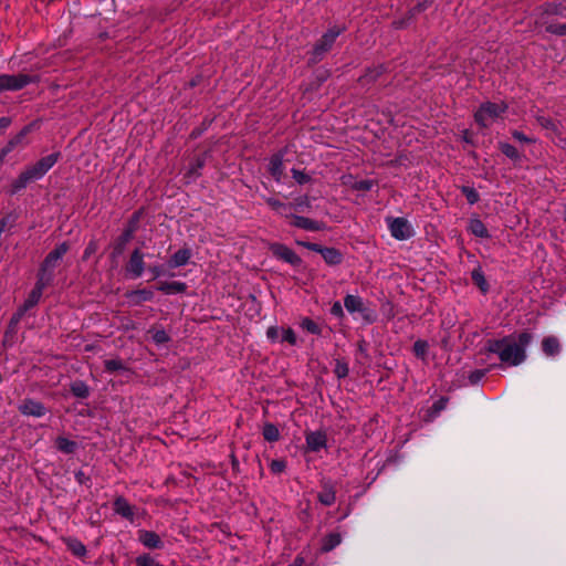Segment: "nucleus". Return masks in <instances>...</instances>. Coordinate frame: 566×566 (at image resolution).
<instances>
[{
    "label": "nucleus",
    "instance_id": "nucleus-1",
    "mask_svg": "<svg viewBox=\"0 0 566 566\" xmlns=\"http://www.w3.org/2000/svg\"><path fill=\"white\" fill-rule=\"evenodd\" d=\"M532 339V334L527 332L511 334L500 339L489 340L488 350L496 354L502 364L518 366L525 361L526 348Z\"/></svg>",
    "mask_w": 566,
    "mask_h": 566
},
{
    "label": "nucleus",
    "instance_id": "nucleus-2",
    "mask_svg": "<svg viewBox=\"0 0 566 566\" xmlns=\"http://www.w3.org/2000/svg\"><path fill=\"white\" fill-rule=\"evenodd\" d=\"M507 109L504 102H484L474 113L476 124L483 128H488L503 118Z\"/></svg>",
    "mask_w": 566,
    "mask_h": 566
},
{
    "label": "nucleus",
    "instance_id": "nucleus-3",
    "mask_svg": "<svg viewBox=\"0 0 566 566\" xmlns=\"http://www.w3.org/2000/svg\"><path fill=\"white\" fill-rule=\"evenodd\" d=\"M142 213V209L136 210L128 224L127 228L123 231V233L116 239L113 244V251L111 253V259L113 264H117V258L122 255L126 249V245L132 241L134 233L139 229V216Z\"/></svg>",
    "mask_w": 566,
    "mask_h": 566
},
{
    "label": "nucleus",
    "instance_id": "nucleus-4",
    "mask_svg": "<svg viewBox=\"0 0 566 566\" xmlns=\"http://www.w3.org/2000/svg\"><path fill=\"white\" fill-rule=\"evenodd\" d=\"M70 250L67 242H62L53 251H51L41 263L38 277L43 279L48 283L53 281V271L57 266L63 255Z\"/></svg>",
    "mask_w": 566,
    "mask_h": 566
},
{
    "label": "nucleus",
    "instance_id": "nucleus-5",
    "mask_svg": "<svg viewBox=\"0 0 566 566\" xmlns=\"http://www.w3.org/2000/svg\"><path fill=\"white\" fill-rule=\"evenodd\" d=\"M344 30L345 29L343 27L338 25L329 28L314 45L310 62L313 64L318 63L333 48L336 39L344 32Z\"/></svg>",
    "mask_w": 566,
    "mask_h": 566
},
{
    "label": "nucleus",
    "instance_id": "nucleus-6",
    "mask_svg": "<svg viewBox=\"0 0 566 566\" xmlns=\"http://www.w3.org/2000/svg\"><path fill=\"white\" fill-rule=\"evenodd\" d=\"M344 306L350 313H358L366 324H373L377 319V313L368 307L358 295L347 294L344 298Z\"/></svg>",
    "mask_w": 566,
    "mask_h": 566
},
{
    "label": "nucleus",
    "instance_id": "nucleus-7",
    "mask_svg": "<svg viewBox=\"0 0 566 566\" xmlns=\"http://www.w3.org/2000/svg\"><path fill=\"white\" fill-rule=\"evenodd\" d=\"M387 227L392 238L399 241H405L413 235L412 226L406 218L402 217H387Z\"/></svg>",
    "mask_w": 566,
    "mask_h": 566
},
{
    "label": "nucleus",
    "instance_id": "nucleus-8",
    "mask_svg": "<svg viewBox=\"0 0 566 566\" xmlns=\"http://www.w3.org/2000/svg\"><path fill=\"white\" fill-rule=\"evenodd\" d=\"M36 81L38 76H31L22 73L17 75H0V93L4 91H18Z\"/></svg>",
    "mask_w": 566,
    "mask_h": 566
},
{
    "label": "nucleus",
    "instance_id": "nucleus-9",
    "mask_svg": "<svg viewBox=\"0 0 566 566\" xmlns=\"http://www.w3.org/2000/svg\"><path fill=\"white\" fill-rule=\"evenodd\" d=\"M43 175L36 169L34 165L28 167L22 171L19 177L11 185V193H15L19 190L27 187L28 184L40 179Z\"/></svg>",
    "mask_w": 566,
    "mask_h": 566
},
{
    "label": "nucleus",
    "instance_id": "nucleus-10",
    "mask_svg": "<svg viewBox=\"0 0 566 566\" xmlns=\"http://www.w3.org/2000/svg\"><path fill=\"white\" fill-rule=\"evenodd\" d=\"M306 449L311 452H319L327 448V436L324 431H310L305 433Z\"/></svg>",
    "mask_w": 566,
    "mask_h": 566
},
{
    "label": "nucleus",
    "instance_id": "nucleus-11",
    "mask_svg": "<svg viewBox=\"0 0 566 566\" xmlns=\"http://www.w3.org/2000/svg\"><path fill=\"white\" fill-rule=\"evenodd\" d=\"M270 250L274 256L283 260L289 264L298 265L301 263V258L292 249L284 244L273 243L271 244Z\"/></svg>",
    "mask_w": 566,
    "mask_h": 566
},
{
    "label": "nucleus",
    "instance_id": "nucleus-12",
    "mask_svg": "<svg viewBox=\"0 0 566 566\" xmlns=\"http://www.w3.org/2000/svg\"><path fill=\"white\" fill-rule=\"evenodd\" d=\"M206 154L198 155L192 158L184 174L186 182L190 184L201 175V169L206 165Z\"/></svg>",
    "mask_w": 566,
    "mask_h": 566
},
{
    "label": "nucleus",
    "instance_id": "nucleus-13",
    "mask_svg": "<svg viewBox=\"0 0 566 566\" xmlns=\"http://www.w3.org/2000/svg\"><path fill=\"white\" fill-rule=\"evenodd\" d=\"M48 285H50V283L45 282L43 279H39L38 277L35 286L33 287V290L29 294V296L25 300L24 304L19 310H21L22 312L25 313L28 310H30L33 306H35L38 304L41 295H42L43 289L45 286H48Z\"/></svg>",
    "mask_w": 566,
    "mask_h": 566
},
{
    "label": "nucleus",
    "instance_id": "nucleus-14",
    "mask_svg": "<svg viewBox=\"0 0 566 566\" xmlns=\"http://www.w3.org/2000/svg\"><path fill=\"white\" fill-rule=\"evenodd\" d=\"M192 258V250L189 248H181L176 251L167 262L169 269H177L189 263Z\"/></svg>",
    "mask_w": 566,
    "mask_h": 566
},
{
    "label": "nucleus",
    "instance_id": "nucleus-15",
    "mask_svg": "<svg viewBox=\"0 0 566 566\" xmlns=\"http://www.w3.org/2000/svg\"><path fill=\"white\" fill-rule=\"evenodd\" d=\"M269 172L276 180L281 181L284 174L283 154L276 153L270 158Z\"/></svg>",
    "mask_w": 566,
    "mask_h": 566
},
{
    "label": "nucleus",
    "instance_id": "nucleus-16",
    "mask_svg": "<svg viewBox=\"0 0 566 566\" xmlns=\"http://www.w3.org/2000/svg\"><path fill=\"white\" fill-rule=\"evenodd\" d=\"M536 120L545 130H547V135L559 136L562 134L559 122H556L553 118L545 116L543 114H537Z\"/></svg>",
    "mask_w": 566,
    "mask_h": 566
},
{
    "label": "nucleus",
    "instance_id": "nucleus-17",
    "mask_svg": "<svg viewBox=\"0 0 566 566\" xmlns=\"http://www.w3.org/2000/svg\"><path fill=\"white\" fill-rule=\"evenodd\" d=\"M19 410L27 416L41 417L44 415L45 408L39 401L27 399L20 405Z\"/></svg>",
    "mask_w": 566,
    "mask_h": 566
},
{
    "label": "nucleus",
    "instance_id": "nucleus-18",
    "mask_svg": "<svg viewBox=\"0 0 566 566\" xmlns=\"http://www.w3.org/2000/svg\"><path fill=\"white\" fill-rule=\"evenodd\" d=\"M290 223L296 228L304 229L307 231H318L322 229V226L318 221L296 214L292 216V221Z\"/></svg>",
    "mask_w": 566,
    "mask_h": 566
},
{
    "label": "nucleus",
    "instance_id": "nucleus-19",
    "mask_svg": "<svg viewBox=\"0 0 566 566\" xmlns=\"http://www.w3.org/2000/svg\"><path fill=\"white\" fill-rule=\"evenodd\" d=\"M157 289L168 295L181 294L186 292L187 284L179 281L159 282Z\"/></svg>",
    "mask_w": 566,
    "mask_h": 566
},
{
    "label": "nucleus",
    "instance_id": "nucleus-20",
    "mask_svg": "<svg viewBox=\"0 0 566 566\" xmlns=\"http://www.w3.org/2000/svg\"><path fill=\"white\" fill-rule=\"evenodd\" d=\"M61 154L60 153H53L49 156H45L38 160L34 166L36 169L44 176L59 160Z\"/></svg>",
    "mask_w": 566,
    "mask_h": 566
},
{
    "label": "nucleus",
    "instance_id": "nucleus-21",
    "mask_svg": "<svg viewBox=\"0 0 566 566\" xmlns=\"http://www.w3.org/2000/svg\"><path fill=\"white\" fill-rule=\"evenodd\" d=\"M468 230L478 238H490V233L485 224L479 218L470 219Z\"/></svg>",
    "mask_w": 566,
    "mask_h": 566
},
{
    "label": "nucleus",
    "instance_id": "nucleus-22",
    "mask_svg": "<svg viewBox=\"0 0 566 566\" xmlns=\"http://www.w3.org/2000/svg\"><path fill=\"white\" fill-rule=\"evenodd\" d=\"M114 510L117 514L122 515L123 517L132 521L134 516L133 507L128 504V502L122 497L118 496L114 502Z\"/></svg>",
    "mask_w": 566,
    "mask_h": 566
},
{
    "label": "nucleus",
    "instance_id": "nucleus-23",
    "mask_svg": "<svg viewBox=\"0 0 566 566\" xmlns=\"http://www.w3.org/2000/svg\"><path fill=\"white\" fill-rule=\"evenodd\" d=\"M318 253L322 254L325 262L329 265L339 264L343 259L342 253L335 248L321 247V251Z\"/></svg>",
    "mask_w": 566,
    "mask_h": 566
},
{
    "label": "nucleus",
    "instance_id": "nucleus-24",
    "mask_svg": "<svg viewBox=\"0 0 566 566\" xmlns=\"http://www.w3.org/2000/svg\"><path fill=\"white\" fill-rule=\"evenodd\" d=\"M126 271L132 273L134 277H137L142 274V258L139 255V249L136 248L130 256V261L126 266Z\"/></svg>",
    "mask_w": 566,
    "mask_h": 566
},
{
    "label": "nucleus",
    "instance_id": "nucleus-25",
    "mask_svg": "<svg viewBox=\"0 0 566 566\" xmlns=\"http://www.w3.org/2000/svg\"><path fill=\"white\" fill-rule=\"evenodd\" d=\"M471 279L482 293L485 294L489 291V283L480 265L473 269V271L471 272Z\"/></svg>",
    "mask_w": 566,
    "mask_h": 566
},
{
    "label": "nucleus",
    "instance_id": "nucleus-26",
    "mask_svg": "<svg viewBox=\"0 0 566 566\" xmlns=\"http://www.w3.org/2000/svg\"><path fill=\"white\" fill-rule=\"evenodd\" d=\"M542 348L547 356H555L559 353L560 345L556 337L548 336L543 339Z\"/></svg>",
    "mask_w": 566,
    "mask_h": 566
},
{
    "label": "nucleus",
    "instance_id": "nucleus-27",
    "mask_svg": "<svg viewBox=\"0 0 566 566\" xmlns=\"http://www.w3.org/2000/svg\"><path fill=\"white\" fill-rule=\"evenodd\" d=\"M317 499L323 505L331 506L336 500L335 490L331 485L325 484Z\"/></svg>",
    "mask_w": 566,
    "mask_h": 566
},
{
    "label": "nucleus",
    "instance_id": "nucleus-28",
    "mask_svg": "<svg viewBox=\"0 0 566 566\" xmlns=\"http://www.w3.org/2000/svg\"><path fill=\"white\" fill-rule=\"evenodd\" d=\"M148 334L150 335L154 344L158 347L165 346L170 340V336L165 329H150L148 331Z\"/></svg>",
    "mask_w": 566,
    "mask_h": 566
},
{
    "label": "nucleus",
    "instance_id": "nucleus-29",
    "mask_svg": "<svg viewBox=\"0 0 566 566\" xmlns=\"http://www.w3.org/2000/svg\"><path fill=\"white\" fill-rule=\"evenodd\" d=\"M144 546L148 548H163L164 543L161 538L154 532H145L144 531Z\"/></svg>",
    "mask_w": 566,
    "mask_h": 566
},
{
    "label": "nucleus",
    "instance_id": "nucleus-30",
    "mask_svg": "<svg viewBox=\"0 0 566 566\" xmlns=\"http://www.w3.org/2000/svg\"><path fill=\"white\" fill-rule=\"evenodd\" d=\"M33 123L32 124H29L27 126H24L19 134H17L14 137H12L6 148L9 150V153L19 144L22 143L23 138L31 132L32 127H33Z\"/></svg>",
    "mask_w": 566,
    "mask_h": 566
},
{
    "label": "nucleus",
    "instance_id": "nucleus-31",
    "mask_svg": "<svg viewBox=\"0 0 566 566\" xmlns=\"http://www.w3.org/2000/svg\"><path fill=\"white\" fill-rule=\"evenodd\" d=\"M67 548L77 557H84L86 555V547L76 538L64 539Z\"/></svg>",
    "mask_w": 566,
    "mask_h": 566
},
{
    "label": "nucleus",
    "instance_id": "nucleus-32",
    "mask_svg": "<svg viewBox=\"0 0 566 566\" xmlns=\"http://www.w3.org/2000/svg\"><path fill=\"white\" fill-rule=\"evenodd\" d=\"M71 392L77 397V398H82V399H85L88 397L90 395V390H88V387L86 386L85 382L81 381V380H77V381H74L71 384V388H70Z\"/></svg>",
    "mask_w": 566,
    "mask_h": 566
},
{
    "label": "nucleus",
    "instance_id": "nucleus-33",
    "mask_svg": "<svg viewBox=\"0 0 566 566\" xmlns=\"http://www.w3.org/2000/svg\"><path fill=\"white\" fill-rule=\"evenodd\" d=\"M23 315H24V312H22L21 310H18V312L15 314H13V316L11 317L9 327L4 334V340H3L4 344L9 340L10 337H12L15 334V327Z\"/></svg>",
    "mask_w": 566,
    "mask_h": 566
},
{
    "label": "nucleus",
    "instance_id": "nucleus-34",
    "mask_svg": "<svg viewBox=\"0 0 566 566\" xmlns=\"http://www.w3.org/2000/svg\"><path fill=\"white\" fill-rule=\"evenodd\" d=\"M342 542L340 535L337 533H331L328 534L322 545V551L329 552L334 549L337 545H339Z\"/></svg>",
    "mask_w": 566,
    "mask_h": 566
},
{
    "label": "nucleus",
    "instance_id": "nucleus-35",
    "mask_svg": "<svg viewBox=\"0 0 566 566\" xmlns=\"http://www.w3.org/2000/svg\"><path fill=\"white\" fill-rule=\"evenodd\" d=\"M387 71V67L384 65H378L374 69L368 70L364 76L360 77V80L364 83H369L373 81H376L382 73Z\"/></svg>",
    "mask_w": 566,
    "mask_h": 566
},
{
    "label": "nucleus",
    "instance_id": "nucleus-36",
    "mask_svg": "<svg viewBox=\"0 0 566 566\" xmlns=\"http://www.w3.org/2000/svg\"><path fill=\"white\" fill-rule=\"evenodd\" d=\"M263 437L269 442H275L280 438V431L275 424L266 423L263 427Z\"/></svg>",
    "mask_w": 566,
    "mask_h": 566
},
{
    "label": "nucleus",
    "instance_id": "nucleus-37",
    "mask_svg": "<svg viewBox=\"0 0 566 566\" xmlns=\"http://www.w3.org/2000/svg\"><path fill=\"white\" fill-rule=\"evenodd\" d=\"M56 447L60 451L64 452V453H73L75 451V448H76V442L74 441H71L64 437H59L56 439Z\"/></svg>",
    "mask_w": 566,
    "mask_h": 566
},
{
    "label": "nucleus",
    "instance_id": "nucleus-38",
    "mask_svg": "<svg viewBox=\"0 0 566 566\" xmlns=\"http://www.w3.org/2000/svg\"><path fill=\"white\" fill-rule=\"evenodd\" d=\"M499 147L501 151L510 159L517 161L521 158L518 150L509 143H500Z\"/></svg>",
    "mask_w": 566,
    "mask_h": 566
},
{
    "label": "nucleus",
    "instance_id": "nucleus-39",
    "mask_svg": "<svg viewBox=\"0 0 566 566\" xmlns=\"http://www.w3.org/2000/svg\"><path fill=\"white\" fill-rule=\"evenodd\" d=\"M301 327L313 335H321L322 333L319 325L308 317L302 319Z\"/></svg>",
    "mask_w": 566,
    "mask_h": 566
},
{
    "label": "nucleus",
    "instance_id": "nucleus-40",
    "mask_svg": "<svg viewBox=\"0 0 566 566\" xmlns=\"http://www.w3.org/2000/svg\"><path fill=\"white\" fill-rule=\"evenodd\" d=\"M104 365H105V369L109 373L117 371V370L127 371V369L124 367L122 360H119V359L105 360Z\"/></svg>",
    "mask_w": 566,
    "mask_h": 566
},
{
    "label": "nucleus",
    "instance_id": "nucleus-41",
    "mask_svg": "<svg viewBox=\"0 0 566 566\" xmlns=\"http://www.w3.org/2000/svg\"><path fill=\"white\" fill-rule=\"evenodd\" d=\"M462 193L465 196V198L470 205H474L479 200V193L472 187H469V186L462 187Z\"/></svg>",
    "mask_w": 566,
    "mask_h": 566
},
{
    "label": "nucleus",
    "instance_id": "nucleus-42",
    "mask_svg": "<svg viewBox=\"0 0 566 566\" xmlns=\"http://www.w3.org/2000/svg\"><path fill=\"white\" fill-rule=\"evenodd\" d=\"M428 352V343L424 340H417L413 344V353L417 357L424 358Z\"/></svg>",
    "mask_w": 566,
    "mask_h": 566
},
{
    "label": "nucleus",
    "instance_id": "nucleus-43",
    "mask_svg": "<svg viewBox=\"0 0 566 566\" xmlns=\"http://www.w3.org/2000/svg\"><path fill=\"white\" fill-rule=\"evenodd\" d=\"M375 182L370 179L358 180L352 184V188L355 190L369 191L373 189Z\"/></svg>",
    "mask_w": 566,
    "mask_h": 566
},
{
    "label": "nucleus",
    "instance_id": "nucleus-44",
    "mask_svg": "<svg viewBox=\"0 0 566 566\" xmlns=\"http://www.w3.org/2000/svg\"><path fill=\"white\" fill-rule=\"evenodd\" d=\"M293 205V209L297 211H304L311 207V201L307 196L300 197L295 200Z\"/></svg>",
    "mask_w": 566,
    "mask_h": 566
},
{
    "label": "nucleus",
    "instance_id": "nucleus-45",
    "mask_svg": "<svg viewBox=\"0 0 566 566\" xmlns=\"http://www.w3.org/2000/svg\"><path fill=\"white\" fill-rule=\"evenodd\" d=\"M292 176L300 185L307 184L311 180V177L305 171L295 168L292 169Z\"/></svg>",
    "mask_w": 566,
    "mask_h": 566
},
{
    "label": "nucleus",
    "instance_id": "nucleus-46",
    "mask_svg": "<svg viewBox=\"0 0 566 566\" xmlns=\"http://www.w3.org/2000/svg\"><path fill=\"white\" fill-rule=\"evenodd\" d=\"M282 342H286L292 346L296 345L297 338L292 328H286L282 331Z\"/></svg>",
    "mask_w": 566,
    "mask_h": 566
},
{
    "label": "nucleus",
    "instance_id": "nucleus-47",
    "mask_svg": "<svg viewBox=\"0 0 566 566\" xmlns=\"http://www.w3.org/2000/svg\"><path fill=\"white\" fill-rule=\"evenodd\" d=\"M286 469V462L284 460H272L270 463V470L273 474H280Z\"/></svg>",
    "mask_w": 566,
    "mask_h": 566
},
{
    "label": "nucleus",
    "instance_id": "nucleus-48",
    "mask_svg": "<svg viewBox=\"0 0 566 566\" xmlns=\"http://www.w3.org/2000/svg\"><path fill=\"white\" fill-rule=\"evenodd\" d=\"M293 205L292 203H284L281 206V208L277 210V213L285 218V219H290L292 221V216H295L293 213Z\"/></svg>",
    "mask_w": 566,
    "mask_h": 566
},
{
    "label": "nucleus",
    "instance_id": "nucleus-49",
    "mask_svg": "<svg viewBox=\"0 0 566 566\" xmlns=\"http://www.w3.org/2000/svg\"><path fill=\"white\" fill-rule=\"evenodd\" d=\"M485 376V370L483 369H478V370H474L472 371L470 375H469V381L472 384V385H475L478 384L483 377Z\"/></svg>",
    "mask_w": 566,
    "mask_h": 566
},
{
    "label": "nucleus",
    "instance_id": "nucleus-50",
    "mask_svg": "<svg viewBox=\"0 0 566 566\" xmlns=\"http://www.w3.org/2000/svg\"><path fill=\"white\" fill-rule=\"evenodd\" d=\"M96 251H97V242H96V241H94V240H92V241L87 244V247H86V249H85V251H84V254H83V258H82V259H83L84 261L88 260V258H90L92 254H94Z\"/></svg>",
    "mask_w": 566,
    "mask_h": 566
},
{
    "label": "nucleus",
    "instance_id": "nucleus-51",
    "mask_svg": "<svg viewBox=\"0 0 566 566\" xmlns=\"http://www.w3.org/2000/svg\"><path fill=\"white\" fill-rule=\"evenodd\" d=\"M547 31L558 34V35H565L566 34V24H551L547 27Z\"/></svg>",
    "mask_w": 566,
    "mask_h": 566
},
{
    "label": "nucleus",
    "instance_id": "nucleus-52",
    "mask_svg": "<svg viewBox=\"0 0 566 566\" xmlns=\"http://www.w3.org/2000/svg\"><path fill=\"white\" fill-rule=\"evenodd\" d=\"M331 314L335 317L342 318L344 316V310L339 302H335L331 307Z\"/></svg>",
    "mask_w": 566,
    "mask_h": 566
},
{
    "label": "nucleus",
    "instance_id": "nucleus-53",
    "mask_svg": "<svg viewBox=\"0 0 566 566\" xmlns=\"http://www.w3.org/2000/svg\"><path fill=\"white\" fill-rule=\"evenodd\" d=\"M279 333H280V329L279 327L276 326H271L268 328L266 331V337L268 339H270L271 342H276L277 338H279Z\"/></svg>",
    "mask_w": 566,
    "mask_h": 566
},
{
    "label": "nucleus",
    "instance_id": "nucleus-54",
    "mask_svg": "<svg viewBox=\"0 0 566 566\" xmlns=\"http://www.w3.org/2000/svg\"><path fill=\"white\" fill-rule=\"evenodd\" d=\"M335 373L339 378L346 377L348 374V366L346 364L338 363L336 365Z\"/></svg>",
    "mask_w": 566,
    "mask_h": 566
},
{
    "label": "nucleus",
    "instance_id": "nucleus-55",
    "mask_svg": "<svg viewBox=\"0 0 566 566\" xmlns=\"http://www.w3.org/2000/svg\"><path fill=\"white\" fill-rule=\"evenodd\" d=\"M512 136H513L514 139H516L518 142H522V143H533L532 138L527 137L526 135H524L520 130H513L512 132Z\"/></svg>",
    "mask_w": 566,
    "mask_h": 566
},
{
    "label": "nucleus",
    "instance_id": "nucleus-56",
    "mask_svg": "<svg viewBox=\"0 0 566 566\" xmlns=\"http://www.w3.org/2000/svg\"><path fill=\"white\" fill-rule=\"evenodd\" d=\"M265 202L277 213V210L281 208V206L283 205L282 201L273 198V197H269V198H265Z\"/></svg>",
    "mask_w": 566,
    "mask_h": 566
},
{
    "label": "nucleus",
    "instance_id": "nucleus-57",
    "mask_svg": "<svg viewBox=\"0 0 566 566\" xmlns=\"http://www.w3.org/2000/svg\"><path fill=\"white\" fill-rule=\"evenodd\" d=\"M296 243L301 247H304V248L311 250V251H315V252L321 251V245L317 243L305 242V241H296Z\"/></svg>",
    "mask_w": 566,
    "mask_h": 566
},
{
    "label": "nucleus",
    "instance_id": "nucleus-58",
    "mask_svg": "<svg viewBox=\"0 0 566 566\" xmlns=\"http://www.w3.org/2000/svg\"><path fill=\"white\" fill-rule=\"evenodd\" d=\"M428 7H429V2H428V0H424L423 2L418 3L416 7H413L410 10V13L413 15L417 12H421V11L426 10Z\"/></svg>",
    "mask_w": 566,
    "mask_h": 566
},
{
    "label": "nucleus",
    "instance_id": "nucleus-59",
    "mask_svg": "<svg viewBox=\"0 0 566 566\" xmlns=\"http://www.w3.org/2000/svg\"><path fill=\"white\" fill-rule=\"evenodd\" d=\"M75 476L78 483L81 484H85L88 480V476H86L85 473L82 471H78Z\"/></svg>",
    "mask_w": 566,
    "mask_h": 566
},
{
    "label": "nucleus",
    "instance_id": "nucleus-60",
    "mask_svg": "<svg viewBox=\"0 0 566 566\" xmlns=\"http://www.w3.org/2000/svg\"><path fill=\"white\" fill-rule=\"evenodd\" d=\"M11 124L10 117H0V129L7 128Z\"/></svg>",
    "mask_w": 566,
    "mask_h": 566
},
{
    "label": "nucleus",
    "instance_id": "nucleus-61",
    "mask_svg": "<svg viewBox=\"0 0 566 566\" xmlns=\"http://www.w3.org/2000/svg\"><path fill=\"white\" fill-rule=\"evenodd\" d=\"M444 406H446V400H443V399H440L433 403V408L436 411L442 410L444 408Z\"/></svg>",
    "mask_w": 566,
    "mask_h": 566
},
{
    "label": "nucleus",
    "instance_id": "nucleus-62",
    "mask_svg": "<svg viewBox=\"0 0 566 566\" xmlns=\"http://www.w3.org/2000/svg\"><path fill=\"white\" fill-rule=\"evenodd\" d=\"M289 566H305V559L301 556H297L292 564Z\"/></svg>",
    "mask_w": 566,
    "mask_h": 566
},
{
    "label": "nucleus",
    "instance_id": "nucleus-63",
    "mask_svg": "<svg viewBox=\"0 0 566 566\" xmlns=\"http://www.w3.org/2000/svg\"><path fill=\"white\" fill-rule=\"evenodd\" d=\"M9 154V150L3 147L1 150H0V165L3 163V159L4 157Z\"/></svg>",
    "mask_w": 566,
    "mask_h": 566
},
{
    "label": "nucleus",
    "instance_id": "nucleus-64",
    "mask_svg": "<svg viewBox=\"0 0 566 566\" xmlns=\"http://www.w3.org/2000/svg\"><path fill=\"white\" fill-rule=\"evenodd\" d=\"M463 139L467 142V143H471V137H470V134L465 130L464 134H463Z\"/></svg>",
    "mask_w": 566,
    "mask_h": 566
}]
</instances>
